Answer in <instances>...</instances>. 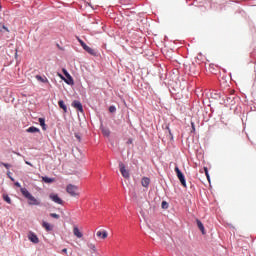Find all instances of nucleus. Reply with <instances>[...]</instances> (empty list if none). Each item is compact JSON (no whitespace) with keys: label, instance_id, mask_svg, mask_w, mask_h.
<instances>
[{"label":"nucleus","instance_id":"obj_16","mask_svg":"<svg viewBox=\"0 0 256 256\" xmlns=\"http://www.w3.org/2000/svg\"><path fill=\"white\" fill-rule=\"evenodd\" d=\"M58 105L60 109H63L64 113H67V105H65V102L63 100L58 101Z\"/></svg>","mask_w":256,"mask_h":256},{"label":"nucleus","instance_id":"obj_9","mask_svg":"<svg viewBox=\"0 0 256 256\" xmlns=\"http://www.w3.org/2000/svg\"><path fill=\"white\" fill-rule=\"evenodd\" d=\"M83 49H84V51H86V53H89V55H92L93 57H97V51H95V49H93L87 45Z\"/></svg>","mask_w":256,"mask_h":256},{"label":"nucleus","instance_id":"obj_1","mask_svg":"<svg viewBox=\"0 0 256 256\" xmlns=\"http://www.w3.org/2000/svg\"><path fill=\"white\" fill-rule=\"evenodd\" d=\"M66 192L68 195H71V197H79V187L73 184H69L66 187Z\"/></svg>","mask_w":256,"mask_h":256},{"label":"nucleus","instance_id":"obj_14","mask_svg":"<svg viewBox=\"0 0 256 256\" xmlns=\"http://www.w3.org/2000/svg\"><path fill=\"white\" fill-rule=\"evenodd\" d=\"M151 183V179L144 177L141 180L142 187H149V184Z\"/></svg>","mask_w":256,"mask_h":256},{"label":"nucleus","instance_id":"obj_34","mask_svg":"<svg viewBox=\"0 0 256 256\" xmlns=\"http://www.w3.org/2000/svg\"><path fill=\"white\" fill-rule=\"evenodd\" d=\"M131 143H133V139H129V140L127 141V144H128V145H131Z\"/></svg>","mask_w":256,"mask_h":256},{"label":"nucleus","instance_id":"obj_7","mask_svg":"<svg viewBox=\"0 0 256 256\" xmlns=\"http://www.w3.org/2000/svg\"><path fill=\"white\" fill-rule=\"evenodd\" d=\"M96 236L99 237V239H106L109 237V234L107 233V230H100L96 232Z\"/></svg>","mask_w":256,"mask_h":256},{"label":"nucleus","instance_id":"obj_24","mask_svg":"<svg viewBox=\"0 0 256 256\" xmlns=\"http://www.w3.org/2000/svg\"><path fill=\"white\" fill-rule=\"evenodd\" d=\"M115 111H117V108L115 106H110L109 107V112L110 113H115Z\"/></svg>","mask_w":256,"mask_h":256},{"label":"nucleus","instance_id":"obj_6","mask_svg":"<svg viewBox=\"0 0 256 256\" xmlns=\"http://www.w3.org/2000/svg\"><path fill=\"white\" fill-rule=\"evenodd\" d=\"M72 107H74V109H76L80 113H83V104H81L79 100H74L72 102Z\"/></svg>","mask_w":256,"mask_h":256},{"label":"nucleus","instance_id":"obj_25","mask_svg":"<svg viewBox=\"0 0 256 256\" xmlns=\"http://www.w3.org/2000/svg\"><path fill=\"white\" fill-rule=\"evenodd\" d=\"M102 133H103V135H105L106 137H109V135H110V132H109V130H107V129H103V130H102Z\"/></svg>","mask_w":256,"mask_h":256},{"label":"nucleus","instance_id":"obj_21","mask_svg":"<svg viewBox=\"0 0 256 256\" xmlns=\"http://www.w3.org/2000/svg\"><path fill=\"white\" fill-rule=\"evenodd\" d=\"M3 199H4V201H6V203H8L9 205H11V198L9 197V195L4 194V195H3Z\"/></svg>","mask_w":256,"mask_h":256},{"label":"nucleus","instance_id":"obj_17","mask_svg":"<svg viewBox=\"0 0 256 256\" xmlns=\"http://www.w3.org/2000/svg\"><path fill=\"white\" fill-rule=\"evenodd\" d=\"M42 227H44L46 231H53V226H51V224H49L48 222H43Z\"/></svg>","mask_w":256,"mask_h":256},{"label":"nucleus","instance_id":"obj_27","mask_svg":"<svg viewBox=\"0 0 256 256\" xmlns=\"http://www.w3.org/2000/svg\"><path fill=\"white\" fill-rule=\"evenodd\" d=\"M50 217H52L53 219H59L60 216H59V214L51 213Z\"/></svg>","mask_w":256,"mask_h":256},{"label":"nucleus","instance_id":"obj_28","mask_svg":"<svg viewBox=\"0 0 256 256\" xmlns=\"http://www.w3.org/2000/svg\"><path fill=\"white\" fill-rule=\"evenodd\" d=\"M0 165L5 167L6 169H9L11 167V164H7V163H3V162H1Z\"/></svg>","mask_w":256,"mask_h":256},{"label":"nucleus","instance_id":"obj_31","mask_svg":"<svg viewBox=\"0 0 256 256\" xmlns=\"http://www.w3.org/2000/svg\"><path fill=\"white\" fill-rule=\"evenodd\" d=\"M58 77H60V79H62V81H65V78L63 75H61L60 73H58Z\"/></svg>","mask_w":256,"mask_h":256},{"label":"nucleus","instance_id":"obj_19","mask_svg":"<svg viewBox=\"0 0 256 256\" xmlns=\"http://www.w3.org/2000/svg\"><path fill=\"white\" fill-rule=\"evenodd\" d=\"M42 181H44V183H55V178H49L47 176L42 177Z\"/></svg>","mask_w":256,"mask_h":256},{"label":"nucleus","instance_id":"obj_5","mask_svg":"<svg viewBox=\"0 0 256 256\" xmlns=\"http://www.w3.org/2000/svg\"><path fill=\"white\" fill-rule=\"evenodd\" d=\"M49 198L57 205H63V200L59 197V195L52 193L50 194Z\"/></svg>","mask_w":256,"mask_h":256},{"label":"nucleus","instance_id":"obj_15","mask_svg":"<svg viewBox=\"0 0 256 256\" xmlns=\"http://www.w3.org/2000/svg\"><path fill=\"white\" fill-rule=\"evenodd\" d=\"M20 191L26 199H29L32 195L31 193H29V190H27V188H21Z\"/></svg>","mask_w":256,"mask_h":256},{"label":"nucleus","instance_id":"obj_13","mask_svg":"<svg viewBox=\"0 0 256 256\" xmlns=\"http://www.w3.org/2000/svg\"><path fill=\"white\" fill-rule=\"evenodd\" d=\"M35 78L37 81H40V83H49V79H47L45 76L36 75Z\"/></svg>","mask_w":256,"mask_h":256},{"label":"nucleus","instance_id":"obj_18","mask_svg":"<svg viewBox=\"0 0 256 256\" xmlns=\"http://www.w3.org/2000/svg\"><path fill=\"white\" fill-rule=\"evenodd\" d=\"M26 131H27V133H39V128H37L35 126H31Z\"/></svg>","mask_w":256,"mask_h":256},{"label":"nucleus","instance_id":"obj_32","mask_svg":"<svg viewBox=\"0 0 256 256\" xmlns=\"http://www.w3.org/2000/svg\"><path fill=\"white\" fill-rule=\"evenodd\" d=\"M76 139H78V141H81V136L79 134H75Z\"/></svg>","mask_w":256,"mask_h":256},{"label":"nucleus","instance_id":"obj_12","mask_svg":"<svg viewBox=\"0 0 256 256\" xmlns=\"http://www.w3.org/2000/svg\"><path fill=\"white\" fill-rule=\"evenodd\" d=\"M196 223H197V227H198V229H200L202 235H205V226H203V222H201V220L197 219Z\"/></svg>","mask_w":256,"mask_h":256},{"label":"nucleus","instance_id":"obj_29","mask_svg":"<svg viewBox=\"0 0 256 256\" xmlns=\"http://www.w3.org/2000/svg\"><path fill=\"white\" fill-rule=\"evenodd\" d=\"M204 171H205V175L209 181L210 177H209V170L207 169V167L204 168Z\"/></svg>","mask_w":256,"mask_h":256},{"label":"nucleus","instance_id":"obj_3","mask_svg":"<svg viewBox=\"0 0 256 256\" xmlns=\"http://www.w3.org/2000/svg\"><path fill=\"white\" fill-rule=\"evenodd\" d=\"M119 169L122 177H124V179H129L130 177L129 170H126L125 164L123 162L119 163Z\"/></svg>","mask_w":256,"mask_h":256},{"label":"nucleus","instance_id":"obj_36","mask_svg":"<svg viewBox=\"0 0 256 256\" xmlns=\"http://www.w3.org/2000/svg\"><path fill=\"white\" fill-rule=\"evenodd\" d=\"M16 187H21V184L19 182H15Z\"/></svg>","mask_w":256,"mask_h":256},{"label":"nucleus","instance_id":"obj_4","mask_svg":"<svg viewBox=\"0 0 256 256\" xmlns=\"http://www.w3.org/2000/svg\"><path fill=\"white\" fill-rule=\"evenodd\" d=\"M62 73H64L65 77L64 81L67 83V85H74L73 77H71V74L67 71V69H62Z\"/></svg>","mask_w":256,"mask_h":256},{"label":"nucleus","instance_id":"obj_2","mask_svg":"<svg viewBox=\"0 0 256 256\" xmlns=\"http://www.w3.org/2000/svg\"><path fill=\"white\" fill-rule=\"evenodd\" d=\"M174 171H175L181 185H183L184 187H187V182L185 181V175H183V172H181V170L179 169L178 166H176L174 168Z\"/></svg>","mask_w":256,"mask_h":256},{"label":"nucleus","instance_id":"obj_26","mask_svg":"<svg viewBox=\"0 0 256 256\" xmlns=\"http://www.w3.org/2000/svg\"><path fill=\"white\" fill-rule=\"evenodd\" d=\"M169 207V204L166 201L162 202V209H167Z\"/></svg>","mask_w":256,"mask_h":256},{"label":"nucleus","instance_id":"obj_37","mask_svg":"<svg viewBox=\"0 0 256 256\" xmlns=\"http://www.w3.org/2000/svg\"><path fill=\"white\" fill-rule=\"evenodd\" d=\"M166 129L168 130V133L171 135V129H169V126H167Z\"/></svg>","mask_w":256,"mask_h":256},{"label":"nucleus","instance_id":"obj_33","mask_svg":"<svg viewBox=\"0 0 256 256\" xmlns=\"http://www.w3.org/2000/svg\"><path fill=\"white\" fill-rule=\"evenodd\" d=\"M26 165H29L30 167H33V164H31V162L29 161H25Z\"/></svg>","mask_w":256,"mask_h":256},{"label":"nucleus","instance_id":"obj_35","mask_svg":"<svg viewBox=\"0 0 256 256\" xmlns=\"http://www.w3.org/2000/svg\"><path fill=\"white\" fill-rule=\"evenodd\" d=\"M62 253H64L65 255H67V248L62 249Z\"/></svg>","mask_w":256,"mask_h":256},{"label":"nucleus","instance_id":"obj_8","mask_svg":"<svg viewBox=\"0 0 256 256\" xmlns=\"http://www.w3.org/2000/svg\"><path fill=\"white\" fill-rule=\"evenodd\" d=\"M28 239H29V241H31L32 243H39V237H37L36 235H35V233H33V232H30L29 234H28Z\"/></svg>","mask_w":256,"mask_h":256},{"label":"nucleus","instance_id":"obj_23","mask_svg":"<svg viewBox=\"0 0 256 256\" xmlns=\"http://www.w3.org/2000/svg\"><path fill=\"white\" fill-rule=\"evenodd\" d=\"M78 42L80 43V45H81V47H82L83 49L87 46V44H85L84 41L81 40L80 38H78Z\"/></svg>","mask_w":256,"mask_h":256},{"label":"nucleus","instance_id":"obj_10","mask_svg":"<svg viewBox=\"0 0 256 256\" xmlns=\"http://www.w3.org/2000/svg\"><path fill=\"white\" fill-rule=\"evenodd\" d=\"M73 233L78 239H81V237H83V232H81V230H79V227L77 226H74Z\"/></svg>","mask_w":256,"mask_h":256},{"label":"nucleus","instance_id":"obj_11","mask_svg":"<svg viewBox=\"0 0 256 256\" xmlns=\"http://www.w3.org/2000/svg\"><path fill=\"white\" fill-rule=\"evenodd\" d=\"M28 201L29 205H41V202H39V200H37L33 195L28 198Z\"/></svg>","mask_w":256,"mask_h":256},{"label":"nucleus","instance_id":"obj_39","mask_svg":"<svg viewBox=\"0 0 256 256\" xmlns=\"http://www.w3.org/2000/svg\"><path fill=\"white\" fill-rule=\"evenodd\" d=\"M16 155H21V154H19V153H16Z\"/></svg>","mask_w":256,"mask_h":256},{"label":"nucleus","instance_id":"obj_22","mask_svg":"<svg viewBox=\"0 0 256 256\" xmlns=\"http://www.w3.org/2000/svg\"><path fill=\"white\" fill-rule=\"evenodd\" d=\"M88 247H89V249H91L92 251H94V253L97 251V247H96L95 244H93V243L88 244Z\"/></svg>","mask_w":256,"mask_h":256},{"label":"nucleus","instance_id":"obj_30","mask_svg":"<svg viewBox=\"0 0 256 256\" xmlns=\"http://www.w3.org/2000/svg\"><path fill=\"white\" fill-rule=\"evenodd\" d=\"M191 127H192V133H195V123L194 122H191Z\"/></svg>","mask_w":256,"mask_h":256},{"label":"nucleus","instance_id":"obj_38","mask_svg":"<svg viewBox=\"0 0 256 256\" xmlns=\"http://www.w3.org/2000/svg\"><path fill=\"white\" fill-rule=\"evenodd\" d=\"M3 29H5V31L9 32V29L5 26H3Z\"/></svg>","mask_w":256,"mask_h":256},{"label":"nucleus","instance_id":"obj_20","mask_svg":"<svg viewBox=\"0 0 256 256\" xmlns=\"http://www.w3.org/2000/svg\"><path fill=\"white\" fill-rule=\"evenodd\" d=\"M38 121H39L42 129L45 131V129H46L45 128V119L44 118H39Z\"/></svg>","mask_w":256,"mask_h":256}]
</instances>
